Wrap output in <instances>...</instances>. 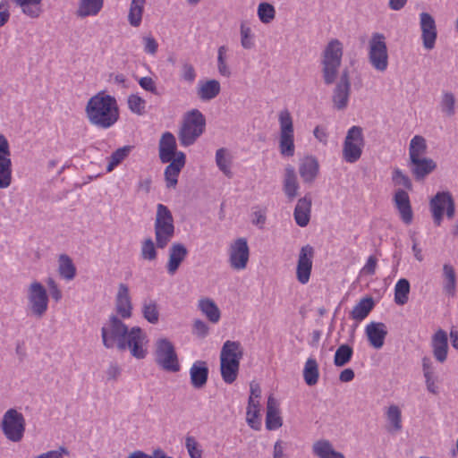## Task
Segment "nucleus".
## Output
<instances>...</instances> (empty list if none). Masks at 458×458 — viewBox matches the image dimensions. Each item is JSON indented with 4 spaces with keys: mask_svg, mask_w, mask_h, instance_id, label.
<instances>
[{
    "mask_svg": "<svg viewBox=\"0 0 458 458\" xmlns=\"http://www.w3.org/2000/svg\"><path fill=\"white\" fill-rule=\"evenodd\" d=\"M272 458H291L288 451V443L282 439H277L273 445Z\"/></svg>",
    "mask_w": 458,
    "mask_h": 458,
    "instance_id": "obj_58",
    "label": "nucleus"
},
{
    "mask_svg": "<svg viewBox=\"0 0 458 458\" xmlns=\"http://www.w3.org/2000/svg\"><path fill=\"white\" fill-rule=\"evenodd\" d=\"M374 307L373 299L370 297L361 299L351 312L352 318L361 321L369 314Z\"/></svg>",
    "mask_w": 458,
    "mask_h": 458,
    "instance_id": "obj_49",
    "label": "nucleus"
},
{
    "mask_svg": "<svg viewBox=\"0 0 458 458\" xmlns=\"http://www.w3.org/2000/svg\"><path fill=\"white\" fill-rule=\"evenodd\" d=\"M128 330V327L119 317L111 315L101 327V338L104 346L107 349L114 347L119 349V343L124 340Z\"/></svg>",
    "mask_w": 458,
    "mask_h": 458,
    "instance_id": "obj_13",
    "label": "nucleus"
},
{
    "mask_svg": "<svg viewBox=\"0 0 458 458\" xmlns=\"http://www.w3.org/2000/svg\"><path fill=\"white\" fill-rule=\"evenodd\" d=\"M210 332L207 322L202 319H195L192 324V334L199 338H206Z\"/></svg>",
    "mask_w": 458,
    "mask_h": 458,
    "instance_id": "obj_59",
    "label": "nucleus"
},
{
    "mask_svg": "<svg viewBox=\"0 0 458 458\" xmlns=\"http://www.w3.org/2000/svg\"><path fill=\"white\" fill-rule=\"evenodd\" d=\"M148 337L140 327H132L128 330L123 341L119 343V350H129L132 357L142 360L148 354Z\"/></svg>",
    "mask_w": 458,
    "mask_h": 458,
    "instance_id": "obj_9",
    "label": "nucleus"
},
{
    "mask_svg": "<svg viewBox=\"0 0 458 458\" xmlns=\"http://www.w3.org/2000/svg\"><path fill=\"white\" fill-rule=\"evenodd\" d=\"M431 346L436 360L441 363L445 361L448 354V337L445 330L438 329L435 332L432 336Z\"/></svg>",
    "mask_w": 458,
    "mask_h": 458,
    "instance_id": "obj_24",
    "label": "nucleus"
},
{
    "mask_svg": "<svg viewBox=\"0 0 458 458\" xmlns=\"http://www.w3.org/2000/svg\"><path fill=\"white\" fill-rule=\"evenodd\" d=\"M191 383L195 388H201L208 381V368L203 360H196L190 369Z\"/></svg>",
    "mask_w": 458,
    "mask_h": 458,
    "instance_id": "obj_34",
    "label": "nucleus"
},
{
    "mask_svg": "<svg viewBox=\"0 0 458 458\" xmlns=\"http://www.w3.org/2000/svg\"><path fill=\"white\" fill-rule=\"evenodd\" d=\"M251 223L259 228H263L266 223V210L256 208L251 213Z\"/></svg>",
    "mask_w": 458,
    "mask_h": 458,
    "instance_id": "obj_63",
    "label": "nucleus"
},
{
    "mask_svg": "<svg viewBox=\"0 0 458 458\" xmlns=\"http://www.w3.org/2000/svg\"><path fill=\"white\" fill-rule=\"evenodd\" d=\"M353 354L352 348L348 344H342L340 345L335 353L334 357V364L336 367H343L345 364H347Z\"/></svg>",
    "mask_w": 458,
    "mask_h": 458,
    "instance_id": "obj_54",
    "label": "nucleus"
},
{
    "mask_svg": "<svg viewBox=\"0 0 458 458\" xmlns=\"http://www.w3.org/2000/svg\"><path fill=\"white\" fill-rule=\"evenodd\" d=\"M131 146H123L114 151L111 156L107 158L108 164L106 166V172H112L117 165H119L131 153Z\"/></svg>",
    "mask_w": 458,
    "mask_h": 458,
    "instance_id": "obj_53",
    "label": "nucleus"
},
{
    "mask_svg": "<svg viewBox=\"0 0 458 458\" xmlns=\"http://www.w3.org/2000/svg\"><path fill=\"white\" fill-rule=\"evenodd\" d=\"M344 53L343 44L338 39L328 42L323 52L322 72L326 84H332L337 76Z\"/></svg>",
    "mask_w": 458,
    "mask_h": 458,
    "instance_id": "obj_3",
    "label": "nucleus"
},
{
    "mask_svg": "<svg viewBox=\"0 0 458 458\" xmlns=\"http://www.w3.org/2000/svg\"><path fill=\"white\" fill-rule=\"evenodd\" d=\"M283 420L280 416L279 401L270 394L267 402L266 428L268 430H276L281 428Z\"/></svg>",
    "mask_w": 458,
    "mask_h": 458,
    "instance_id": "obj_21",
    "label": "nucleus"
},
{
    "mask_svg": "<svg viewBox=\"0 0 458 458\" xmlns=\"http://www.w3.org/2000/svg\"><path fill=\"white\" fill-rule=\"evenodd\" d=\"M15 4L20 8L22 14L25 16L37 19L38 18L42 10L43 0H13Z\"/></svg>",
    "mask_w": 458,
    "mask_h": 458,
    "instance_id": "obj_42",
    "label": "nucleus"
},
{
    "mask_svg": "<svg viewBox=\"0 0 458 458\" xmlns=\"http://www.w3.org/2000/svg\"><path fill=\"white\" fill-rule=\"evenodd\" d=\"M312 454L317 458H345L344 454L335 449L327 439H318L312 445Z\"/></svg>",
    "mask_w": 458,
    "mask_h": 458,
    "instance_id": "obj_30",
    "label": "nucleus"
},
{
    "mask_svg": "<svg viewBox=\"0 0 458 458\" xmlns=\"http://www.w3.org/2000/svg\"><path fill=\"white\" fill-rule=\"evenodd\" d=\"M350 96V82L347 73H344L339 83L336 85L334 94L333 102L335 106L339 109H344L349 101Z\"/></svg>",
    "mask_w": 458,
    "mask_h": 458,
    "instance_id": "obj_29",
    "label": "nucleus"
},
{
    "mask_svg": "<svg viewBox=\"0 0 458 458\" xmlns=\"http://www.w3.org/2000/svg\"><path fill=\"white\" fill-rule=\"evenodd\" d=\"M392 179L397 185H401L406 189L411 188V182L409 176L403 174L402 170L398 168L394 170Z\"/></svg>",
    "mask_w": 458,
    "mask_h": 458,
    "instance_id": "obj_60",
    "label": "nucleus"
},
{
    "mask_svg": "<svg viewBox=\"0 0 458 458\" xmlns=\"http://www.w3.org/2000/svg\"><path fill=\"white\" fill-rule=\"evenodd\" d=\"M276 14V8L272 4L261 2L258 4L257 16L261 23H271L275 20Z\"/></svg>",
    "mask_w": 458,
    "mask_h": 458,
    "instance_id": "obj_51",
    "label": "nucleus"
},
{
    "mask_svg": "<svg viewBox=\"0 0 458 458\" xmlns=\"http://www.w3.org/2000/svg\"><path fill=\"white\" fill-rule=\"evenodd\" d=\"M176 140L171 132H165L159 141V157L162 163H169L176 157Z\"/></svg>",
    "mask_w": 458,
    "mask_h": 458,
    "instance_id": "obj_25",
    "label": "nucleus"
},
{
    "mask_svg": "<svg viewBox=\"0 0 458 458\" xmlns=\"http://www.w3.org/2000/svg\"><path fill=\"white\" fill-rule=\"evenodd\" d=\"M315 250L310 245L302 246L297 256L295 277L301 284H307L311 277Z\"/></svg>",
    "mask_w": 458,
    "mask_h": 458,
    "instance_id": "obj_16",
    "label": "nucleus"
},
{
    "mask_svg": "<svg viewBox=\"0 0 458 458\" xmlns=\"http://www.w3.org/2000/svg\"><path fill=\"white\" fill-rule=\"evenodd\" d=\"M47 284L49 288L51 298L56 302L60 301L63 298V293L57 283L53 278L49 277L47 280Z\"/></svg>",
    "mask_w": 458,
    "mask_h": 458,
    "instance_id": "obj_61",
    "label": "nucleus"
},
{
    "mask_svg": "<svg viewBox=\"0 0 458 458\" xmlns=\"http://www.w3.org/2000/svg\"><path fill=\"white\" fill-rule=\"evenodd\" d=\"M394 201L402 221L405 225L411 224L413 220V212L408 193L403 190L396 191L394 196Z\"/></svg>",
    "mask_w": 458,
    "mask_h": 458,
    "instance_id": "obj_22",
    "label": "nucleus"
},
{
    "mask_svg": "<svg viewBox=\"0 0 458 458\" xmlns=\"http://www.w3.org/2000/svg\"><path fill=\"white\" fill-rule=\"evenodd\" d=\"M215 160L216 166L223 173V174L227 178H232L233 175L232 171L233 156L230 150L225 148H218L216 151Z\"/></svg>",
    "mask_w": 458,
    "mask_h": 458,
    "instance_id": "obj_38",
    "label": "nucleus"
},
{
    "mask_svg": "<svg viewBox=\"0 0 458 458\" xmlns=\"http://www.w3.org/2000/svg\"><path fill=\"white\" fill-rule=\"evenodd\" d=\"M116 316L123 319H128L132 316V301L127 284H120L114 298Z\"/></svg>",
    "mask_w": 458,
    "mask_h": 458,
    "instance_id": "obj_19",
    "label": "nucleus"
},
{
    "mask_svg": "<svg viewBox=\"0 0 458 458\" xmlns=\"http://www.w3.org/2000/svg\"><path fill=\"white\" fill-rule=\"evenodd\" d=\"M231 50L229 47L222 45L217 48L216 68L222 77L229 78L232 75V69L229 65Z\"/></svg>",
    "mask_w": 458,
    "mask_h": 458,
    "instance_id": "obj_39",
    "label": "nucleus"
},
{
    "mask_svg": "<svg viewBox=\"0 0 458 458\" xmlns=\"http://www.w3.org/2000/svg\"><path fill=\"white\" fill-rule=\"evenodd\" d=\"M283 190L289 200H293L298 194L299 182L295 170L291 165L286 166L284 169Z\"/></svg>",
    "mask_w": 458,
    "mask_h": 458,
    "instance_id": "obj_37",
    "label": "nucleus"
},
{
    "mask_svg": "<svg viewBox=\"0 0 458 458\" xmlns=\"http://www.w3.org/2000/svg\"><path fill=\"white\" fill-rule=\"evenodd\" d=\"M240 42L243 49L250 50L256 46V35L248 21H242L239 26Z\"/></svg>",
    "mask_w": 458,
    "mask_h": 458,
    "instance_id": "obj_45",
    "label": "nucleus"
},
{
    "mask_svg": "<svg viewBox=\"0 0 458 458\" xmlns=\"http://www.w3.org/2000/svg\"><path fill=\"white\" fill-rule=\"evenodd\" d=\"M127 104L130 111L138 115H141L145 113L146 100L142 98L139 94H131L128 97Z\"/></svg>",
    "mask_w": 458,
    "mask_h": 458,
    "instance_id": "obj_55",
    "label": "nucleus"
},
{
    "mask_svg": "<svg viewBox=\"0 0 458 458\" xmlns=\"http://www.w3.org/2000/svg\"><path fill=\"white\" fill-rule=\"evenodd\" d=\"M57 270L59 276L66 281L73 280L77 273V269L72 259L67 254L59 255Z\"/></svg>",
    "mask_w": 458,
    "mask_h": 458,
    "instance_id": "obj_43",
    "label": "nucleus"
},
{
    "mask_svg": "<svg viewBox=\"0 0 458 458\" xmlns=\"http://www.w3.org/2000/svg\"><path fill=\"white\" fill-rule=\"evenodd\" d=\"M387 421V430L390 433H396L402 430V411L396 404H391L385 412Z\"/></svg>",
    "mask_w": 458,
    "mask_h": 458,
    "instance_id": "obj_41",
    "label": "nucleus"
},
{
    "mask_svg": "<svg viewBox=\"0 0 458 458\" xmlns=\"http://www.w3.org/2000/svg\"><path fill=\"white\" fill-rule=\"evenodd\" d=\"M319 172V165L314 157H304L299 165V173L304 182H314Z\"/></svg>",
    "mask_w": 458,
    "mask_h": 458,
    "instance_id": "obj_31",
    "label": "nucleus"
},
{
    "mask_svg": "<svg viewBox=\"0 0 458 458\" xmlns=\"http://www.w3.org/2000/svg\"><path fill=\"white\" fill-rule=\"evenodd\" d=\"M188 250L182 243H174L169 249L168 262L166 269L169 275L173 276L178 270L182 262L187 257Z\"/></svg>",
    "mask_w": 458,
    "mask_h": 458,
    "instance_id": "obj_28",
    "label": "nucleus"
},
{
    "mask_svg": "<svg viewBox=\"0 0 458 458\" xmlns=\"http://www.w3.org/2000/svg\"><path fill=\"white\" fill-rule=\"evenodd\" d=\"M242 355L239 342L227 340L224 343L220 352V371L226 384H233L236 380Z\"/></svg>",
    "mask_w": 458,
    "mask_h": 458,
    "instance_id": "obj_2",
    "label": "nucleus"
},
{
    "mask_svg": "<svg viewBox=\"0 0 458 458\" xmlns=\"http://www.w3.org/2000/svg\"><path fill=\"white\" fill-rule=\"evenodd\" d=\"M155 360L165 371L174 373L181 369L175 348L166 338H160L156 342Z\"/></svg>",
    "mask_w": 458,
    "mask_h": 458,
    "instance_id": "obj_14",
    "label": "nucleus"
},
{
    "mask_svg": "<svg viewBox=\"0 0 458 458\" xmlns=\"http://www.w3.org/2000/svg\"><path fill=\"white\" fill-rule=\"evenodd\" d=\"M428 150L427 140L420 135H415L411 138L409 144V160L425 157Z\"/></svg>",
    "mask_w": 458,
    "mask_h": 458,
    "instance_id": "obj_48",
    "label": "nucleus"
},
{
    "mask_svg": "<svg viewBox=\"0 0 458 458\" xmlns=\"http://www.w3.org/2000/svg\"><path fill=\"white\" fill-rule=\"evenodd\" d=\"M311 205L312 200L310 195L299 199L293 211L294 220L299 226L305 227L310 223Z\"/></svg>",
    "mask_w": 458,
    "mask_h": 458,
    "instance_id": "obj_26",
    "label": "nucleus"
},
{
    "mask_svg": "<svg viewBox=\"0 0 458 458\" xmlns=\"http://www.w3.org/2000/svg\"><path fill=\"white\" fill-rule=\"evenodd\" d=\"M85 113L90 124L104 130L113 127L120 117L117 100L104 90L88 100Z\"/></svg>",
    "mask_w": 458,
    "mask_h": 458,
    "instance_id": "obj_1",
    "label": "nucleus"
},
{
    "mask_svg": "<svg viewBox=\"0 0 458 458\" xmlns=\"http://www.w3.org/2000/svg\"><path fill=\"white\" fill-rule=\"evenodd\" d=\"M456 100L454 93L444 90L441 95L439 107L441 112L446 116H453L456 111Z\"/></svg>",
    "mask_w": 458,
    "mask_h": 458,
    "instance_id": "obj_52",
    "label": "nucleus"
},
{
    "mask_svg": "<svg viewBox=\"0 0 458 458\" xmlns=\"http://www.w3.org/2000/svg\"><path fill=\"white\" fill-rule=\"evenodd\" d=\"M141 314L150 324L156 325L159 321V307L156 300L145 298L141 303Z\"/></svg>",
    "mask_w": 458,
    "mask_h": 458,
    "instance_id": "obj_44",
    "label": "nucleus"
},
{
    "mask_svg": "<svg viewBox=\"0 0 458 458\" xmlns=\"http://www.w3.org/2000/svg\"><path fill=\"white\" fill-rule=\"evenodd\" d=\"M246 421L251 428L256 430L260 428V403L259 400H248Z\"/></svg>",
    "mask_w": 458,
    "mask_h": 458,
    "instance_id": "obj_47",
    "label": "nucleus"
},
{
    "mask_svg": "<svg viewBox=\"0 0 458 458\" xmlns=\"http://www.w3.org/2000/svg\"><path fill=\"white\" fill-rule=\"evenodd\" d=\"M364 147L363 129L357 125L350 127L343 143V158L350 164L357 162L362 155Z\"/></svg>",
    "mask_w": 458,
    "mask_h": 458,
    "instance_id": "obj_10",
    "label": "nucleus"
},
{
    "mask_svg": "<svg viewBox=\"0 0 458 458\" xmlns=\"http://www.w3.org/2000/svg\"><path fill=\"white\" fill-rule=\"evenodd\" d=\"M198 309L212 324H217L221 319V311L216 303L210 298L204 297L198 301Z\"/></svg>",
    "mask_w": 458,
    "mask_h": 458,
    "instance_id": "obj_33",
    "label": "nucleus"
},
{
    "mask_svg": "<svg viewBox=\"0 0 458 458\" xmlns=\"http://www.w3.org/2000/svg\"><path fill=\"white\" fill-rule=\"evenodd\" d=\"M410 283L405 278L399 279L394 285V302L403 306L407 303L410 293Z\"/></svg>",
    "mask_w": 458,
    "mask_h": 458,
    "instance_id": "obj_50",
    "label": "nucleus"
},
{
    "mask_svg": "<svg viewBox=\"0 0 458 458\" xmlns=\"http://www.w3.org/2000/svg\"><path fill=\"white\" fill-rule=\"evenodd\" d=\"M28 310L37 318L43 317L48 310L49 296L46 287L38 281L31 282L26 292Z\"/></svg>",
    "mask_w": 458,
    "mask_h": 458,
    "instance_id": "obj_12",
    "label": "nucleus"
},
{
    "mask_svg": "<svg viewBox=\"0 0 458 458\" xmlns=\"http://www.w3.org/2000/svg\"><path fill=\"white\" fill-rule=\"evenodd\" d=\"M413 177L417 181L425 179L436 168V162L428 157H420L409 160L408 164Z\"/></svg>",
    "mask_w": 458,
    "mask_h": 458,
    "instance_id": "obj_20",
    "label": "nucleus"
},
{
    "mask_svg": "<svg viewBox=\"0 0 458 458\" xmlns=\"http://www.w3.org/2000/svg\"><path fill=\"white\" fill-rule=\"evenodd\" d=\"M174 233V217L168 208L157 204L155 219V236L158 248H165Z\"/></svg>",
    "mask_w": 458,
    "mask_h": 458,
    "instance_id": "obj_8",
    "label": "nucleus"
},
{
    "mask_svg": "<svg viewBox=\"0 0 458 458\" xmlns=\"http://www.w3.org/2000/svg\"><path fill=\"white\" fill-rule=\"evenodd\" d=\"M104 6V0H79L76 15L79 18L97 16Z\"/></svg>",
    "mask_w": 458,
    "mask_h": 458,
    "instance_id": "obj_36",
    "label": "nucleus"
},
{
    "mask_svg": "<svg viewBox=\"0 0 458 458\" xmlns=\"http://www.w3.org/2000/svg\"><path fill=\"white\" fill-rule=\"evenodd\" d=\"M429 211L434 224L440 226L444 217L451 220L455 216V202L448 191H437L428 202Z\"/></svg>",
    "mask_w": 458,
    "mask_h": 458,
    "instance_id": "obj_6",
    "label": "nucleus"
},
{
    "mask_svg": "<svg viewBox=\"0 0 458 458\" xmlns=\"http://www.w3.org/2000/svg\"><path fill=\"white\" fill-rule=\"evenodd\" d=\"M303 378L305 383L310 386H315L319 378V369L316 359L312 356L309 357L303 368Z\"/></svg>",
    "mask_w": 458,
    "mask_h": 458,
    "instance_id": "obj_46",
    "label": "nucleus"
},
{
    "mask_svg": "<svg viewBox=\"0 0 458 458\" xmlns=\"http://www.w3.org/2000/svg\"><path fill=\"white\" fill-rule=\"evenodd\" d=\"M228 263L236 271L244 270L250 259V248L246 238L233 241L228 247Z\"/></svg>",
    "mask_w": 458,
    "mask_h": 458,
    "instance_id": "obj_15",
    "label": "nucleus"
},
{
    "mask_svg": "<svg viewBox=\"0 0 458 458\" xmlns=\"http://www.w3.org/2000/svg\"><path fill=\"white\" fill-rule=\"evenodd\" d=\"M185 448L190 458H203L202 445L192 436L185 437Z\"/></svg>",
    "mask_w": 458,
    "mask_h": 458,
    "instance_id": "obj_56",
    "label": "nucleus"
},
{
    "mask_svg": "<svg viewBox=\"0 0 458 458\" xmlns=\"http://www.w3.org/2000/svg\"><path fill=\"white\" fill-rule=\"evenodd\" d=\"M144 44V52L155 55L157 52L158 44L152 36H145L142 38Z\"/></svg>",
    "mask_w": 458,
    "mask_h": 458,
    "instance_id": "obj_62",
    "label": "nucleus"
},
{
    "mask_svg": "<svg viewBox=\"0 0 458 458\" xmlns=\"http://www.w3.org/2000/svg\"><path fill=\"white\" fill-rule=\"evenodd\" d=\"M443 292L450 297L456 293L457 276L454 266L450 263H445L442 268Z\"/></svg>",
    "mask_w": 458,
    "mask_h": 458,
    "instance_id": "obj_32",
    "label": "nucleus"
},
{
    "mask_svg": "<svg viewBox=\"0 0 458 458\" xmlns=\"http://www.w3.org/2000/svg\"><path fill=\"white\" fill-rule=\"evenodd\" d=\"M1 429L4 437L11 442L18 443L22 440L25 433V418L14 408L7 410L1 420Z\"/></svg>",
    "mask_w": 458,
    "mask_h": 458,
    "instance_id": "obj_11",
    "label": "nucleus"
},
{
    "mask_svg": "<svg viewBox=\"0 0 458 458\" xmlns=\"http://www.w3.org/2000/svg\"><path fill=\"white\" fill-rule=\"evenodd\" d=\"M365 333L371 346L380 349L387 335L386 326L381 322H370L365 327Z\"/></svg>",
    "mask_w": 458,
    "mask_h": 458,
    "instance_id": "obj_23",
    "label": "nucleus"
},
{
    "mask_svg": "<svg viewBox=\"0 0 458 458\" xmlns=\"http://www.w3.org/2000/svg\"><path fill=\"white\" fill-rule=\"evenodd\" d=\"M221 91L220 82L215 79L199 81L197 93L203 101H209L216 98Z\"/></svg>",
    "mask_w": 458,
    "mask_h": 458,
    "instance_id": "obj_35",
    "label": "nucleus"
},
{
    "mask_svg": "<svg viewBox=\"0 0 458 458\" xmlns=\"http://www.w3.org/2000/svg\"><path fill=\"white\" fill-rule=\"evenodd\" d=\"M420 28L423 47L432 50L437 38V30L433 16L428 13H421L420 14Z\"/></svg>",
    "mask_w": 458,
    "mask_h": 458,
    "instance_id": "obj_18",
    "label": "nucleus"
},
{
    "mask_svg": "<svg viewBox=\"0 0 458 458\" xmlns=\"http://www.w3.org/2000/svg\"><path fill=\"white\" fill-rule=\"evenodd\" d=\"M368 60L378 72H385L388 68L389 55L386 38L383 33L374 32L368 41Z\"/></svg>",
    "mask_w": 458,
    "mask_h": 458,
    "instance_id": "obj_5",
    "label": "nucleus"
},
{
    "mask_svg": "<svg viewBox=\"0 0 458 458\" xmlns=\"http://www.w3.org/2000/svg\"><path fill=\"white\" fill-rule=\"evenodd\" d=\"M278 148L283 157H292L295 153L293 119L286 108L278 113Z\"/></svg>",
    "mask_w": 458,
    "mask_h": 458,
    "instance_id": "obj_4",
    "label": "nucleus"
},
{
    "mask_svg": "<svg viewBox=\"0 0 458 458\" xmlns=\"http://www.w3.org/2000/svg\"><path fill=\"white\" fill-rule=\"evenodd\" d=\"M13 169L11 151L7 139L0 134V189H7L12 183Z\"/></svg>",
    "mask_w": 458,
    "mask_h": 458,
    "instance_id": "obj_17",
    "label": "nucleus"
},
{
    "mask_svg": "<svg viewBox=\"0 0 458 458\" xmlns=\"http://www.w3.org/2000/svg\"><path fill=\"white\" fill-rule=\"evenodd\" d=\"M166 166L165 170V178L166 182V186L168 188H174L176 186L178 182V176L182 170V168L185 165V155L184 153L179 151L176 154V157Z\"/></svg>",
    "mask_w": 458,
    "mask_h": 458,
    "instance_id": "obj_27",
    "label": "nucleus"
},
{
    "mask_svg": "<svg viewBox=\"0 0 458 458\" xmlns=\"http://www.w3.org/2000/svg\"><path fill=\"white\" fill-rule=\"evenodd\" d=\"M68 454V451L64 447H59L55 450H49L45 453H41L33 458H64Z\"/></svg>",
    "mask_w": 458,
    "mask_h": 458,
    "instance_id": "obj_64",
    "label": "nucleus"
},
{
    "mask_svg": "<svg viewBox=\"0 0 458 458\" xmlns=\"http://www.w3.org/2000/svg\"><path fill=\"white\" fill-rule=\"evenodd\" d=\"M206 125L205 117L198 109L188 112L183 118V123L180 129L179 140L182 146L192 145L203 133Z\"/></svg>",
    "mask_w": 458,
    "mask_h": 458,
    "instance_id": "obj_7",
    "label": "nucleus"
},
{
    "mask_svg": "<svg viewBox=\"0 0 458 458\" xmlns=\"http://www.w3.org/2000/svg\"><path fill=\"white\" fill-rule=\"evenodd\" d=\"M146 4L147 0H131L127 15L131 26L134 28L140 26Z\"/></svg>",
    "mask_w": 458,
    "mask_h": 458,
    "instance_id": "obj_40",
    "label": "nucleus"
},
{
    "mask_svg": "<svg viewBox=\"0 0 458 458\" xmlns=\"http://www.w3.org/2000/svg\"><path fill=\"white\" fill-rule=\"evenodd\" d=\"M140 256L142 259L153 261L157 259V252L151 238L145 239L141 242Z\"/></svg>",
    "mask_w": 458,
    "mask_h": 458,
    "instance_id": "obj_57",
    "label": "nucleus"
}]
</instances>
